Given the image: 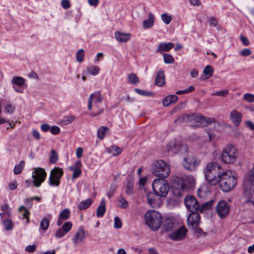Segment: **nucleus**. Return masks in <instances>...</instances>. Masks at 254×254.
<instances>
[{"instance_id": "nucleus-47", "label": "nucleus", "mask_w": 254, "mask_h": 254, "mask_svg": "<svg viewBox=\"0 0 254 254\" xmlns=\"http://www.w3.org/2000/svg\"><path fill=\"white\" fill-rule=\"evenodd\" d=\"M162 20L166 24L170 23L172 20L171 15L167 13H163L161 15Z\"/></svg>"}, {"instance_id": "nucleus-23", "label": "nucleus", "mask_w": 254, "mask_h": 254, "mask_svg": "<svg viewBox=\"0 0 254 254\" xmlns=\"http://www.w3.org/2000/svg\"><path fill=\"white\" fill-rule=\"evenodd\" d=\"M131 35L128 33H115V37L120 42H126L130 39Z\"/></svg>"}, {"instance_id": "nucleus-24", "label": "nucleus", "mask_w": 254, "mask_h": 254, "mask_svg": "<svg viewBox=\"0 0 254 254\" xmlns=\"http://www.w3.org/2000/svg\"><path fill=\"white\" fill-rule=\"evenodd\" d=\"M155 83L158 86H162L165 84V77L164 71L160 70L156 75Z\"/></svg>"}, {"instance_id": "nucleus-57", "label": "nucleus", "mask_w": 254, "mask_h": 254, "mask_svg": "<svg viewBox=\"0 0 254 254\" xmlns=\"http://www.w3.org/2000/svg\"><path fill=\"white\" fill-rule=\"evenodd\" d=\"M114 226L117 229H119L122 227L121 220L118 217L115 218Z\"/></svg>"}, {"instance_id": "nucleus-60", "label": "nucleus", "mask_w": 254, "mask_h": 254, "mask_svg": "<svg viewBox=\"0 0 254 254\" xmlns=\"http://www.w3.org/2000/svg\"><path fill=\"white\" fill-rule=\"evenodd\" d=\"M81 174V170L79 168H75L74 169V172L72 174V177L73 179L77 178L80 176Z\"/></svg>"}, {"instance_id": "nucleus-30", "label": "nucleus", "mask_w": 254, "mask_h": 254, "mask_svg": "<svg viewBox=\"0 0 254 254\" xmlns=\"http://www.w3.org/2000/svg\"><path fill=\"white\" fill-rule=\"evenodd\" d=\"M107 151L109 153L112 154L113 156H116L120 154L122 152L123 149L118 147L116 145H112L111 147L107 148Z\"/></svg>"}, {"instance_id": "nucleus-6", "label": "nucleus", "mask_w": 254, "mask_h": 254, "mask_svg": "<svg viewBox=\"0 0 254 254\" xmlns=\"http://www.w3.org/2000/svg\"><path fill=\"white\" fill-rule=\"evenodd\" d=\"M103 100V97L101 95L100 92L96 91L90 95L88 100V109L91 111L92 108L98 109V111L96 113H92L90 115L94 117L98 116L103 112V109L100 108L99 104L101 103Z\"/></svg>"}, {"instance_id": "nucleus-15", "label": "nucleus", "mask_w": 254, "mask_h": 254, "mask_svg": "<svg viewBox=\"0 0 254 254\" xmlns=\"http://www.w3.org/2000/svg\"><path fill=\"white\" fill-rule=\"evenodd\" d=\"M147 202L153 208H158L162 204L161 198L159 195H156L155 193L149 192L147 194Z\"/></svg>"}, {"instance_id": "nucleus-17", "label": "nucleus", "mask_w": 254, "mask_h": 254, "mask_svg": "<svg viewBox=\"0 0 254 254\" xmlns=\"http://www.w3.org/2000/svg\"><path fill=\"white\" fill-rule=\"evenodd\" d=\"M85 238V231L83 226H80L72 241L74 246L78 245L79 243H83Z\"/></svg>"}, {"instance_id": "nucleus-22", "label": "nucleus", "mask_w": 254, "mask_h": 254, "mask_svg": "<svg viewBox=\"0 0 254 254\" xmlns=\"http://www.w3.org/2000/svg\"><path fill=\"white\" fill-rule=\"evenodd\" d=\"M199 117H200V114H185L182 116V120L185 122L194 121L197 124H199Z\"/></svg>"}, {"instance_id": "nucleus-25", "label": "nucleus", "mask_w": 254, "mask_h": 254, "mask_svg": "<svg viewBox=\"0 0 254 254\" xmlns=\"http://www.w3.org/2000/svg\"><path fill=\"white\" fill-rule=\"evenodd\" d=\"M154 23V16L152 13L148 14V19L143 21L142 26L144 28L148 29L153 26Z\"/></svg>"}, {"instance_id": "nucleus-49", "label": "nucleus", "mask_w": 254, "mask_h": 254, "mask_svg": "<svg viewBox=\"0 0 254 254\" xmlns=\"http://www.w3.org/2000/svg\"><path fill=\"white\" fill-rule=\"evenodd\" d=\"M228 93L229 91L228 89H223L213 93L212 95L218 96L220 97H225L228 95Z\"/></svg>"}, {"instance_id": "nucleus-21", "label": "nucleus", "mask_w": 254, "mask_h": 254, "mask_svg": "<svg viewBox=\"0 0 254 254\" xmlns=\"http://www.w3.org/2000/svg\"><path fill=\"white\" fill-rule=\"evenodd\" d=\"M173 47L174 44L171 42L161 43L159 44L156 52L161 54H163L164 52L169 51L170 50L172 49Z\"/></svg>"}, {"instance_id": "nucleus-34", "label": "nucleus", "mask_w": 254, "mask_h": 254, "mask_svg": "<svg viewBox=\"0 0 254 254\" xmlns=\"http://www.w3.org/2000/svg\"><path fill=\"white\" fill-rule=\"evenodd\" d=\"M24 166L25 162L24 161H21L18 164L15 166L13 169V173L15 175L19 174L23 169Z\"/></svg>"}, {"instance_id": "nucleus-54", "label": "nucleus", "mask_w": 254, "mask_h": 254, "mask_svg": "<svg viewBox=\"0 0 254 254\" xmlns=\"http://www.w3.org/2000/svg\"><path fill=\"white\" fill-rule=\"evenodd\" d=\"M134 90L137 93L142 96H149L152 95V93L150 92H147L146 91L137 88H135Z\"/></svg>"}, {"instance_id": "nucleus-45", "label": "nucleus", "mask_w": 254, "mask_h": 254, "mask_svg": "<svg viewBox=\"0 0 254 254\" xmlns=\"http://www.w3.org/2000/svg\"><path fill=\"white\" fill-rule=\"evenodd\" d=\"M49 224V220L47 218H44L40 222V228L41 229L46 231L48 229Z\"/></svg>"}, {"instance_id": "nucleus-39", "label": "nucleus", "mask_w": 254, "mask_h": 254, "mask_svg": "<svg viewBox=\"0 0 254 254\" xmlns=\"http://www.w3.org/2000/svg\"><path fill=\"white\" fill-rule=\"evenodd\" d=\"M164 62L166 64H173L174 61V58L170 54H167L164 53L163 54Z\"/></svg>"}, {"instance_id": "nucleus-2", "label": "nucleus", "mask_w": 254, "mask_h": 254, "mask_svg": "<svg viewBox=\"0 0 254 254\" xmlns=\"http://www.w3.org/2000/svg\"><path fill=\"white\" fill-rule=\"evenodd\" d=\"M217 182L220 189L225 192L232 190L237 184L236 178L229 170L225 171Z\"/></svg>"}, {"instance_id": "nucleus-59", "label": "nucleus", "mask_w": 254, "mask_h": 254, "mask_svg": "<svg viewBox=\"0 0 254 254\" xmlns=\"http://www.w3.org/2000/svg\"><path fill=\"white\" fill-rule=\"evenodd\" d=\"M50 131L53 134H58L60 132V128L58 126H53L50 128Z\"/></svg>"}, {"instance_id": "nucleus-9", "label": "nucleus", "mask_w": 254, "mask_h": 254, "mask_svg": "<svg viewBox=\"0 0 254 254\" xmlns=\"http://www.w3.org/2000/svg\"><path fill=\"white\" fill-rule=\"evenodd\" d=\"M47 173L45 170L42 168H36L33 173V183L36 187L40 186L41 184L45 181Z\"/></svg>"}, {"instance_id": "nucleus-1", "label": "nucleus", "mask_w": 254, "mask_h": 254, "mask_svg": "<svg viewBox=\"0 0 254 254\" xmlns=\"http://www.w3.org/2000/svg\"><path fill=\"white\" fill-rule=\"evenodd\" d=\"M225 170L221 166L215 162L208 163L204 170L205 178L208 184L211 186L217 185V180Z\"/></svg>"}, {"instance_id": "nucleus-19", "label": "nucleus", "mask_w": 254, "mask_h": 254, "mask_svg": "<svg viewBox=\"0 0 254 254\" xmlns=\"http://www.w3.org/2000/svg\"><path fill=\"white\" fill-rule=\"evenodd\" d=\"M229 117L235 126H238L241 122L243 115L237 110H233L230 113Z\"/></svg>"}, {"instance_id": "nucleus-40", "label": "nucleus", "mask_w": 254, "mask_h": 254, "mask_svg": "<svg viewBox=\"0 0 254 254\" xmlns=\"http://www.w3.org/2000/svg\"><path fill=\"white\" fill-rule=\"evenodd\" d=\"M128 79L129 83L136 84L139 82V78L134 73H131L128 75Z\"/></svg>"}, {"instance_id": "nucleus-18", "label": "nucleus", "mask_w": 254, "mask_h": 254, "mask_svg": "<svg viewBox=\"0 0 254 254\" xmlns=\"http://www.w3.org/2000/svg\"><path fill=\"white\" fill-rule=\"evenodd\" d=\"M187 230L184 227H181L175 232L171 233L170 238L173 241H180L185 238Z\"/></svg>"}, {"instance_id": "nucleus-48", "label": "nucleus", "mask_w": 254, "mask_h": 254, "mask_svg": "<svg viewBox=\"0 0 254 254\" xmlns=\"http://www.w3.org/2000/svg\"><path fill=\"white\" fill-rule=\"evenodd\" d=\"M1 210L7 214V217L11 216V209L9 208L7 204L5 203L4 205H1Z\"/></svg>"}, {"instance_id": "nucleus-43", "label": "nucleus", "mask_w": 254, "mask_h": 254, "mask_svg": "<svg viewBox=\"0 0 254 254\" xmlns=\"http://www.w3.org/2000/svg\"><path fill=\"white\" fill-rule=\"evenodd\" d=\"M70 214V210L69 209L65 208L64 209L60 214V218L66 220L68 218Z\"/></svg>"}, {"instance_id": "nucleus-58", "label": "nucleus", "mask_w": 254, "mask_h": 254, "mask_svg": "<svg viewBox=\"0 0 254 254\" xmlns=\"http://www.w3.org/2000/svg\"><path fill=\"white\" fill-rule=\"evenodd\" d=\"M17 187V181L14 180L8 184V188L9 190H12L16 189Z\"/></svg>"}, {"instance_id": "nucleus-46", "label": "nucleus", "mask_w": 254, "mask_h": 254, "mask_svg": "<svg viewBox=\"0 0 254 254\" xmlns=\"http://www.w3.org/2000/svg\"><path fill=\"white\" fill-rule=\"evenodd\" d=\"M15 107L11 103H7L4 106V110L6 113L12 114L15 111Z\"/></svg>"}, {"instance_id": "nucleus-51", "label": "nucleus", "mask_w": 254, "mask_h": 254, "mask_svg": "<svg viewBox=\"0 0 254 254\" xmlns=\"http://www.w3.org/2000/svg\"><path fill=\"white\" fill-rule=\"evenodd\" d=\"M119 201L120 203L119 206L122 208H126L128 207V203L127 201L124 198V197L121 195L119 197Z\"/></svg>"}, {"instance_id": "nucleus-52", "label": "nucleus", "mask_w": 254, "mask_h": 254, "mask_svg": "<svg viewBox=\"0 0 254 254\" xmlns=\"http://www.w3.org/2000/svg\"><path fill=\"white\" fill-rule=\"evenodd\" d=\"M75 119L74 116H69L64 118L62 122L64 125H67L72 122Z\"/></svg>"}, {"instance_id": "nucleus-11", "label": "nucleus", "mask_w": 254, "mask_h": 254, "mask_svg": "<svg viewBox=\"0 0 254 254\" xmlns=\"http://www.w3.org/2000/svg\"><path fill=\"white\" fill-rule=\"evenodd\" d=\"M230 211V205L225 200L220 201L216 206L217 213L221 219L226 218Z\"/></svg>"}, {"instance_id": "nucleus-35", "label": "nucleus", "mask_w": 254, "mask_h": 254, "mask_svg": "<svg viewBox=\"0 0 254 254\" xmlns=\"http://www.w3.org/2000/svg\"><path fill=\"white\" fill-rule=\"evenodd\" d=\"M100 71V68L96 65H91L87 68V71L90 74L93 75H97Z\"/></svg>"}, {"instance_id": "nucleus-14", "label": "nucleus", "mask_w": 254, "mask_h": 254, "mask_svg": "<svg viewBox=\"0 0 254 254\" xmlns=\"http://www.w3.org/2000/svg\"><path fill=\"white\" fill-rule=\"evenodd\" d=\"M185 203L191 212H196L199 209V205L193 196H187L185 199Z\"/></svg>"}, {"instance_id": "nucleus-50", "label": "nucleus", "mask_w": 254, "mask_h": 254, "mask_svg": "<svg viewBox=\"0 0 254 254\" xmlns=\"http://www.w3.org/2000/svg\"><path fill=\"white\" fill-rule=\"evenodd\" d=\"M194 90V87L191 85L188 88L182 90H178L176 92V94L178 95L183 94H188L193 91Z\"/></svg>"}, {"instance_id": "nucleus-44", "label": "nucleus", "mask_w": 254, "mask_h": 254, "mask_svg": "<svg viewBox=\"0 0 254 254\" xmlns=\"http://www.w3.org/2000/svg\"><path fill=\"white\" fill-rule=\"evenodd\" d=\"M212 203L213 201H210L202 204L200 207H199V211L202 212L206 209H210L212 205Z\"/></svg>"}, {"instance_id": "nucleus-38", "label": "nucleus", "mask_w": 254, "mask_h": 254, "mask_svg": "<svg viewBox=\"0 0 254 254\" xmlns=\"http://www.w3.org/2000/svg\"><path fill=\"white\" fill-rule=\"evenodd\" d=\"M203 73L204 75L208 76V78L210 77L213 73L212 66L210 65H206L203 69Z\"/></svg>"}, {"instance_id": "nucleus-26", "label": "nucleus", "mask_w": 254, "mask_h": 254, "mask_svg": "<svg viewBox=\"0 0 254 254\" xmlns=\"http://www.w3.org/2000/svg\"><path fill=\"white\" fill-rule=\"evenodd\" d=\"M178 99V97L175 95H171L165 98L162 104L164 106L167 107L170 105L174 104Z\"/></svg>"}, {"instance_id": "nucleus-3", "label": "nucleus", "mask_w": 254, "mask_h": 254, "mask_svg": "<svg viewBox=\"0 0 254 254\" xmlns=\"http://www.w3.org/2000/svg\"><path fill=\"white\" fill-rule=\"evenodd\" d=\"M144 217L146 224L152 230H156L161 226L162 217L158 212L154 210H148L145 213Z\"/></svg>"}, {"instance_id": "nucleus-62", "label": "nucleus", "mask_w": 254, "mask_h": 254, "mask_svg": "<svg viewBox=\"0 0 254 254\" xmlns=\"http://www.w3.org/2000/svg\"><path fill=\"white\" fill-rule=\"evenodd\" d=\"M251 54H252V51L250 49H248V48H246V49L242 50L240 53L241 55H242V56H244V57L248 56L250 55Z\"/></svg>"}, {"instance_id": "nucleus-13", "label": "nucleus", "mask_w": 254, "mask_h": 254, "mask_svg": "<svg viewBox=\"0 0 254 254\" xmlns=\"http://www.w3.org/2000/svg\"><path fill=\"white\" fill-rule=\"evenodd\" d=\"M199 164V161L193 156H189L184 158L183 165L187 170L195 171Z\"/></svg>"}, {"instance_id": "nucleus-56", "label": "nucleus", "mask_w": 254, "mask_h": 254, "mask_svg": "<svg viewBox=\"0 0 254 254\" xmlns=\"http://www.w3.org/2000/svg\"><path fill=\"white\" fill-rule=\"evenodd\" d=\"M72 227V224L70 222H65L63 226L62 229L67 233Z\"/></svg>"}, {"instance_id": "nucleus-8", "label": "nucleus", "mask_w": 254, "mask_h": 254, "mask_svg": "<svg viewBox=\"0 0 254 254\" xmlns=\"http://www.w3.org/2000/svg\"><path fill=\"white\" fill-rule=\"evenodd\" d=\"M237 157V150L232 145L224 148L221 155L222 161L225 164H231L235 162Z\"/></svg>"}, {"instance_id": "nucleus-53", "label": "nucleus", "mask_w": 254, "mask_h": 254, "mask_svg": "<svg viewBox=\"0 0 254 254\" xmlns=\"http://www.w3.org/2000/svg\"><path fill=\"white\" fill-rule=\"evenodd\" d=\"M243 98L249 102H254V95L251 93H246L244 95Z\"/></svg>"}, {"instance_id": "nucleus-41", "label": "nucleus", "mask_w": 254, "mask_h": 254, "mask_svg": "<svg viewBox=\"0 0 254 254\" xmlns=\"http://www.w3.org/2000/svg\"><path fill=\"white\" fill-rule=\"evenodd\" d=\"M49 159L50 162L52 164H55L57 162L58 159V156L57 152L55 150H52L51 151Z\"/></svg>"}, {"instance_id": "nucleus-61", "label": "nucleus", "mask_w": 254, "mask_h": 254, "mask_svg": "<svg viewBox=\"0 0 254 254\" xmlns=\"http://www.w3.org/2000/svg\"><path fill=\"white\" fill-rule=\"evenodd\" d=\"M61 5L65 9L68 8L70 6V4L68 0H62L61 1Z\"/></svg>"}, {"instance_id": "nucleus-20", "label": "nucleus", "mask_w": 254, "mask_h": 254, "mask_svg": "<svg viewBox=\"0 0 254 254\" xmlns=\"http://www.w3.org/2000/svg\"><path fill=\"white\" fill-rule=\"evenodd\" d=\"M167 147L168 151L173 150L174 152H177L178 148L182 153L186 152L188 151V147L186 144H182L176 145L174 142L169 143Z\"/></svg>"}, {"instance_id": "nucleus-31", "label": "nucleus", "mask_w": 254, "mask_h": 254, "mask_svg": "<svg viewBox=\"0 0 254 254\" xmlns=\"http://www.w3.org/2000/svg\"><path fill=\"white\" fill-rule=\"evenodd\" d=\"M92 202V199L90 198L82 200L78 205V208L81 210L86 209L91 205Z\"/></svg>"}, {"instance_id": "nucleus-36", "label": "nucleus", "mask_w": 254, "mask_h": 254, "mask_svg": "<svg viewBox=\"0 0 254 254\" xmlns=\"http://www.w3.org/2000/svg\"><path fill=\"white\" fill-rule=\"evenodd\" d=\"M5 229L7 231L11 230L13 227V224L10 219H7L2 222Z\"/></svg>"}, {"instance_id": "nucleus-12", "label": "nucleus", "mask_w": 254, "mask_h": 254, "mask_svg": "<svg viewBox=\"0 0 254 254\" xmlns=\"http://www.w3.org/2000/svg\"><path fill=\"white\" fill-rule=\"evenodd\" d=\"M187 221L190 229H195L198 227L200 222V215L197 212H191L188 215Z\"/></svg>"}, {"instance_id": "nucleus-5", "label": "nucleus", "mask_w": 254, "mask_h": 254, "mask_svg": "<svg viewBox=\"0 0 254 254\" xmlns=\"http://www.w3.org/2000/svg\"><path fill=\"white\" fill-rule=\"evenodd\" d=\"M244 195L251 198L254 194V164L250 172L245 176L243 183Z\"/></svg>"}, {"instance_id": "nucleus-63", "label": "nucleus", "mask_w": 254, "mask_h": 254, "mask_svg": "<svg viewBox=\"0 0 254 254\" xmlns=\"http://www.w3.org/2000/svg\"><path fill=\"white\" fill-rule=\"evenodd\" d=\"M36 249V246L35 245H29L26 247L25 250L29 253H33Z\"/></svg>"}, {"instance_id": "nucleus-42", "label": "nucleus", "mask_w": 254, "mask_h": 254, "mask_svg": "<svg viewBox=\"0 0 254 254\" xmlns=\"http://www.w3.org/2000/svg\"><path fill=\"white\" fill-rule=\"evenodd\" d=\"M84 51L82 49H80L78 50L76 55V58L78 62H82L84 60Z\"/></svg>"}, {"instance_id": "nucleus-29", "label": "nucleus", "mask_w": 254, "mask_h": 254, "mask_svg": "<svg viewBox=\"0 0 254 254\" xmlns=\"http://www.w3.org/2000/svg\"><path fill=\"white\" fill-rule=\"evenodd\" d=\"M106 211V202L104 198L102 199L100 205L97 209V216L99 217H102L104 215Z\"/></svg>"}, {"instance_id": "nucleus-33", "label": "nucleus", "mask_w": 254, "mask_h": 254, "mask_svg": "<svg viewBox=\"0 0 254 254\" xmlns=\"http://www.w3.org/2000/svg\"><path fill=\"white\" fill-rule=\"evenodd\" d=\"M13 84L21 86L25 83V80L23 78L20 76H14L11 80Z\"/></svg>"}, {"instance_id": "nucleus-37", "label": "nucleus", "mask_w": 254, "mask_h": 254, "mask_svg": "<svg viewBox=\"0 0 254 254\" xmlns=\"http://www.w3.org/2000/svg\"><path fill=\"white\" fill-rule=\"evenodd\" d=\"M126 188V193H127L128 194H131L132 193L133 190V182L130 180H128L127 183Z\"/></svg>"}, {"instance_id": "nucleus-32", "label": "nucleus", "mask_w": 254, "mask_h": 254, "mask_svg": "<svg viewBox=\"0 0 254 254\" xmlns=\"http://www.w3.org/2000/svg\"><path fill=\"white\" fill-rule=\"evenodd\" d=\"M109 129L106 127L102 126L100 127L97 131V136L100 139H103L106 135L107 131H109Z\"/></svg>"}, {"instance_id": "nucleus-7", "label": "nucleus", "mask_w": 254, "mask_h": 254, "mask_svg": "<svg viewBox=\"0 0 254 254\" xmlns=\"http://www.w3.org/2000/svg\"><path fill=\"white\" fill-rule=\"evenodd\" d=\"M165 178H156L154 180L152 183L153 190L156 194L161 197H165L167 196L169 190V186Z\"/></svg>"}, {"instance_id": "nucleus-4", "label": "nucleus", "mask_w": 254, "mask_h": 254, "mask_svg": "<svg viewBox=\"0 0 254 254\" xmlns=\"http://www.w3.org/2000/svg\"><path fill=\"white\" fill-rule=\"evenodd\" d=\"M151 172L153 175L160 178H167L170 174V166L165 161L158 160L153 163Z\"/></svg>"}, {"instance_id": "nucleus-28", "label": "nucleus", "mask_w": 254, "mask_h": 254, "mask_svg": "<svg viewBox=\"0 0 254 254\" xmlns=\"http://www.w3.org/2000/svg\"><path fill=\"white\" fill-rule=\"evenodd\" d=\"M199 118V124L195 125L196 127L206 126L207 124H211L215 121V120L213 118H206L201 115H200V117Z\"/></svg>"}, {"instance_id": "nucleus-10", "label": "nucleus", "mask_w": 254, "mask_h": 254, "mask_svg": "<svg viewBox=\"0 0 254 254\" xmlns=\"http://www.w3.org/2000/svg\"><path fill=\"white\" fill-rule=\"evenodd\" d=\"M63 174L64 172L61 168L55 167L52 169L49 177V185L52 186H59Z\"/></svg>"}, {"instance_id": "nucleus-55", "label": "nucleus", "mask_w": 254, "mask_h": 254, "mask_svg": "<svg viewBox=\"0 0 254 254\" xmlns=\"http://www.w3.org/2000/svg\"><path fill=\"white\" fill-rule=\"evenodd\" d=\"M66 233L61 228L59 229L55 233V237L57 238L63 237Z\"/></svg>"}, {"instance_id": "nucleus-64", "label": "nucleus", "mask_w": 254, "mask_h": 254, "mask_svg": "<svg viewBox=\"0 0 254 254\" xmlns=\"http://www.w3.org/2000/svg\"><path fill=\"white\" fill-rule=\"evenodd\" d=\"M240 38L242 42L243 43V45H244L245 46H248L250 45V42L247 37H245L243 35H241L240 36Z\"/></svg>"}, {"instance_id": "nucleus-27", "label": "nucleus", "mask_w": 254, "mask_h": 254, "mask_svg": "<svg viewBox=\"0 0 254 254\" xmlns=\"http://www.w3.org/2000/svg\"><path fill=\"white\" fill-rule=\"evenodd\" d=\"M183 180L185 187L188 185L189 187H192L195 185V180L193 176L191 175L185 176L182 178H180Z\"/></svg>"}, {"instance_id": "nucleus-16", "label": "nucleus", "mask_w": 254, "mask_h": 254, "mask_svg": "<svg viewBox=\"0 0 254 254\" xmlns=\"http://www.w3.org/2000/svg\"><path fill=\"white\" fill-rule=\"evenodd\" d=\"M185 185L182 180L178 178L173 186V193L177 197H181L183 195Z\"/></svg>"}]
</instances>
